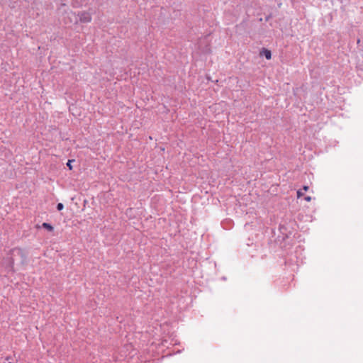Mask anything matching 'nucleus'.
<instances>
[{
	"label": "nucleus",
	"mask_w": 363,
	"mask_h": 363,
	"mask_svg": "<svg viewBox=\"0 0 363 363\" xmlns=\"http://www.w3.org/2000/svg\"><path fill=\"white\" fill-rule=\"evenodd\" d=\"M78 16L82 23H89L91 21V16L89 12L83 11L79 13Z\"/></svg>",
	"instance_id": "1"
},
{
	"label": "nucleus",
	"mask_w": 363,
	"mask_h": 363,
	"mask_svg": "<svg viewBox=\"0 0 363 363\" xmlns=\"http://www.w3.org/2000/svg\"><path fill=\"white\" fill-rule=\"evenodd\" d=\"M260 56H264L267 60H270L272 58V52L269 50L263 48L260 52Z\"/></svg>",
	"instance_id": "2"
},
{
	"label": "nucleus",
	"mask_w": 363,
	"mask_h": 363,
	"mask_svg": "<svg viewBox=\"0 0 363 363\" xmlns=\"http://www.w3.org/2000/svg\"><path fill=\"white\" fill-rule=\"evenodd\" d=\"M42 226H43L44 228L47 229L48 231H52V230H53V229H54V228H53V227H52L50 224H49V223H43L42 224Z\"/></svg>",
	"instance_id": "3"
},
{
	"label": "nucleus",
	"mask_w": 363,
	"mask_h": 363,
	"mask_svg": "<svg viewBox=\"0 0 363 363\" xmlns=\"http://www.w3.org/2000/svg\"><path fill=\"white\" fill-rule=\"evenodd\" d=\"M74 160H69L67 163V166L68 167L69 169L72 170V162H73Z\"/></svg>",
	"instance_id": "4"
},
{
	"label": "nucleus",
	"mask_w": 363,
	"mask_h": 363,
	"mask_svg": "<svg viewBox=\"0 0 363 363\" xmlns=\"http://www.w3.org/2000/svg\"><path fill=\"white\" fill-rule=\"evenodd\" d=\"M64 208V205L62 203H59L57 205V209L58 211H62Z\"/></svg>",
	"instance_id": "5"
},
{
	"label": "nucleus",
	"mask_w": 363,
	"mask_h": 363,
	"mask_svg": "<svg viewBox=\"0 0 363 363\" xmlns=\"http://www.w3.org/2000/svg\"><path fill=\"white\" fill-rule=\"evenodd\" d=\"M303 195V194L301 192V190L297 191V197L298 198H301Z\"/></svg>",
	"instance_id": "6"
},
{
	"label": "nucleus",
	"mask_w": 363,
	"mask_h": 363,
	"mask_svg": "<svg viewBox=\"0 0 363 363\" xmlns=\"http://www.w3.org/2000/svg\"><path fill=\"white\" fill-rule=\"evenodd\" d=\"M304 199L307 201V202H310L311 201V197L308 196H306L304 198Z\"/></svg>",
	"instance_id": "7"
},
{
	"label": "nucleus",
	"mask_w": 363,
	"mask_h": 363,
	"mask_svg": "<svg viewBox=\"0 0 363 363\" xmlns=\"http://www.w3.org/2000/svg\"><path fill=\"white\" fill-rule=\"evenodd\" d=\"M11 357H7L6 358V360H7L9 362V363H13L12 362H11Z\"/></svg>",
	"instance_id": "8"
},
{
	"label": "nucleus",
	"mask_w": 363,
	"mask_h": 363,
	"mask_svg": "<svg viewBox=\"0 0 363 363\" xmlns=\"http://www.w3.org/2000/svg\"><path fill=\"white\" fill-rule=\"evenodd\" d=\"M309 187L308 186H303V189L305 191H307L308 190Z\"/></svg>",
	"instance_id": "9"
}]
</instances>
